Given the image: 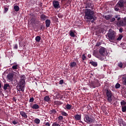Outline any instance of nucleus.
<instances>
[{
  "mask_svg": "<svg viewBox=\"0 0 126 126\" xmlns=\"http://www.w3.org/2000/svg\"><path fill=\"white\" fill-rule=\"evenodd\" d=\"M119 24L120 25V26H123V27H125L126 25V18H125V20H120L119 21Z\"/></svg>",
  "mask_w": 126,
  "mask_h": 126,
  "instance_id": "f8f14e48",
  "label": "nucleus"
},
{
  "mask_svg": "<svg viewBox=\"0 0 126 126\" xmlns=\"http://www.w3.org/2000/svg\"><path fill=\"white\" fill-rule=\"evenodd\" d=\"M72 80H73L74 83H75L76 82H77V81L75 79H73Z\"/></svg>",
  "mask_w": 126,
  "mask_h": 126,
  "instance_id": "0e129e2a",
  "label": "nucleus"
},
{
  "mask_svg": "<svg viewBox=\"0 0 126 126\" xmlns=\"http://www.w3.org/2000/svg\"><path fill=\"white\" fill-rule=\"evenodd\" d=\"M13 49H14L15 50H17V49H18V45H17V44H14L13 45Z\"/></svg>",
  "mask_w": 126,
  "mask_h": 126,
  "instance_id": "79ce46f5",
  "label": "nucleus"
},
{
  "mask_svg": "<svg viewBox=\"0 0 126 126\" xmlns=\"http://www.w3.org/2000/svg\"><path fill=\"white\" fill-rule=\"evenodd\" d=\"M123 122H124V121L122 119H119L118 123L120 124L121 125V123H122Z\"/></svg>",
  "mask_w": 126,
  "mask_h": 126,
  "instance_id": "09e8293b",
  "label": "nucleus"
},
{
  "mask_svg": "<svg viewBox=\"0 0 126 126\" xmlns=\"http://www.w3.org/2000/svg\"><path fill=\"white\" fill-rule=\"evenodd\" d=\"M94 56L95 57V58H97V59H98V60H99L100 61H104L105 60H106V55H101V54H95Z\"/></svg>",
  "mask_w": 126,
  "mask_h": 126,
  "instance_id": "6e6552de",
  "label": "nucleus"
},
{
  "mask_svg": "<svg viewBox=\"0 0 126 126\" xmlns=\"http://www.w3.org/2000/svg\"><path fill=\"white\" fill-rule=\"evenodd\" d=\"M14 9L15 11L17 12H18L19 9H20V8H19V6L15 5V6H14Z\"/></svg>",
  "mask_w": 126,
  "mask_h": 126,
  "instance_id": "bb28decb",
  "label": "nucleus"
},
{
  "mask_svg": "<svg viewBox=\"0 0 126 126\" xmlns=\"http://www.w3.org/2000/svg\"><path fill=\"white\" fill-rule=\"evenodd\" d=\"M65 107H66V110H71L72 106L70 104H67L65 105Z\"/></svg>",
  "mask_w": 126,
  "mask_h": 126,
  "instance_id": "cd10ccee",
  "label": "nucleus"
},
{
  "mask_svg": "<svg viewBox=\"0 0 126 126\" xmlns=\"http://www.w3.org/2000/svg\"><path fill=\"white\" fill-rule=\"evenodd\" d=\"M122 112L123 113L126 112V105L124 106H122Z\"/></svg>",
  "mask_w": 126,
  "mask_h": 126,
  "instance_id": "72a5a7b5",
  "label": "nucleus"
},
{
  "mask_svg": "<svg viewBox=\"0 0 126 126\" xmlns=\"http://www.w3.org/2000/svg\"><path fill=\"white\" fill-rule=\"evenodd\" d=\"M85 14L86 19L92 20V18H93V16H94V11L90 9H86Z\"/></svg>",
  "mask_w": 126,
  "mask_h": 126,
  "instance_id": "f03ea898",
  "label": "nucleus"
},
{
  "mask_svg": "<svg viewBox=\"0 0 126 126\" xmlns=\"http://www.w3.org/2000/svg\"><path fill=\"white\" fill-rule=\"evenodd\" d=\"M110 22H114V21H116V18L115 17L114 18H111L110 19Z\"/></svg>",
  "mask_w": 126,
  "mask_h": 126,
  "instance_id": "a18cd8bd",
  "label": "nucleus"
},
{
  "mask_svg": "<svg viewBox=\"0 0 126 126\" xmlns=\"http://www.w3.org/2000/svg\"><path fill=\"white\" fill-rule=\"evenodd\" d=\"M52 126H61L59 124L57 123V122H55L53 123Z\"/></svg>",
  "mask_w": 126,
  "mask_h": 126,
  "instance_id": "c03bdc74",
  "label": "nucleus"
},
{
  "mask_svg": "<svg viewBox=\"0 0 126 126\" xmlns=\"http://www.w3.org/2000/svg\"><path fill=\"white\" fill-rule=\"evenodd\" d=\"M99 53L100 55H106V48H105L104 47H101L99 49Z\"/></svg>",
  "mask_w": 126,
  "mask_h": 126,
  "instance_id": "9b49d317",
  "label": "nucleus"
},
{
  "mask_svg": "<svg viewBox=\"0 0 126 126\" xmlns=\"http://www.w3.org/2000/svg\"><path fill=\"white\" fill-rule=\"evenodd\" d=\"M102 44L101 42H97V43L95 45V47H99Z\"/></svg>",
  "mask_w": 126,
  "mask_h": 126,
  "instance_id": "de8ad7c7",
  "label": "nucleus"
},
{
  "mask_svg": "<svg viewBox=\"0 0 126 126\" xmlns=\"http://www.w3.org/2000/svg\"><path fill=\"white\" fill-rule=\"evenodd\" d=\"M63 119V116H59L58 120H59V121L62 122Z\"/></svg>",
  "mask_w": 126,
  "mask_h": 126,
  "instance_id": "a19ab883",
  "label": "nucleus"
},
{
  "mask_svg": "<svg viewBox=\"0 0 126 126\" xmlns=\"http://www.w3.org/2000/svg\"><path fill=\"white\" fill-rule=\"evenodd\" d=\"M121 107L126 106V102L125 101V100H122L121 101Z\"/></svg>",
  "mask_w": 126,
  "mask_h": 126,
  "instance_id": "473e14b6",
  "label": "nucleus"
},
{
  "mask_svg": "<svg viewBox=\"0 0 126 126\" xmlns=\"http://www.w3.org/2000/svg\"><path fill=\"white\" fill-rule=\"evenodd\" d=\"M4 12H7L8 11V8L7 7H4Z\"/></svg>",
  "mask_w": 126,
  "mask_h": 126,
  "instance_id": "6e6d98bb",
  "label": "nucleus"
},
{
  "mask_svg": "<svg viewBox=\"0 0 126 126\" xmlns=\"http://www.w3.org/2000/svg\"><path fill=\"white\" fill-rule=\"evenodd\" d=\"M14 73H10L7 74V79H12L13 77H14Z\"/></svg>",
  "mask_w": 126,
  "mask_h": 126,
  "instance_id": "2eb2a0df",
  "label": "nucleus"
},
{
  "mask_svg": "<svg viewBox=\"0 0 126 126\" xmlns=\"http://www.w3.org/2000/svg\"><path fill=\"white\" fill-rule=\"evenodd\" d=\"M121 87L120 84L119 83H117V84L115 85V88L118 89H119Z\"/></svg>",
  "mask_w": 126,
  "mask_h": 126,
  "instance_id": "ea45409f",
  "label": "nucleus"
},
{
  "mask_svg": "<svg viewBox=\"0 0 126 126\" xmlns=\"http://www.w3.org/2000/svg\"><path fill=\"white\" fill-rule=\"evenodd\" d=\"M106 95L107 97V100L109 103H111L113 101V99L112 98V96H113V94L112 93L110 89H106L105 90Z\"/></svg>",
  "mask_w": 126,
  "mask_h": 126,
  "instance_id": "39448f33",
  "label": "nucleus"
},
{
  "mask_svg": "<svg viewBox=\"0 0 126 126\" xmlns=\"http://www.w3.org/2000/svg\"><path fill=\"white\" fill-rule=\"evenodd\" d=\"M117 35V33L115 31H112L109 32L107 34V36L108 37V39L109 40L110 42H111V43H114L116 40H117V38H116V36Z\"/></svg>",
  "mask_w": 126,
  "mask_h": 126,
  "instance_id": "7ed1b4c3",
  "label": "nucleus"
},
{
  "mask_svg": "<svg viewBox=\"0 0 126 126\" xmlns=\"http://www.w3.org/2000/svg\"><path fill=\"white\" fill-rule=\"evenodd\" d=\"M123 63L122 62H120L118 64V66L120 67V68H123Z\"/></svg>",
  "mask_w": 126,
  "mask_h": 126,
  "instance_id": "4c0bfd02",
  "label": "nucleus"
},
{
  "mask_svg": "<svg viewBox=\"0 0 126 126\" xmlns=\"http://www.w3.org/2000/svg\"><path fill=\"white\" fill-rule=\"evenodd\" d=\"M57 113V112L55 109H53L49 111V114L51 115H52L53 116H54V115H56Z\"/></svg>",
  "mask_w": 126,
  "mask_h": 126,
  "instance_id": "6ab92c4d",
  "label": "nucleus"
},
{
  "mask_svg": "<svg viewBox=\"0 0 126 126\" xmlns=\"http://www.w3.org/2000/svg\"><path fill=\"white\" fill-rule=\"evenodd\" d=\"M44 126H51V123L50 122H45L43 123Z\"/></svg>",
  "mask_w": 126,
  "mask_h": 126,
  "instance_id": "e433bc0d",
  "label": "nucleus"
},
{
  "mask_svg": "<svg viewBox=\"0 0 126 126\" xmlns=\"http://www.w3.org/2000/svg\"><path fill=\"white\" fill-rule=\"evenodd\" d=\"M54 8H59L60 7V2L58 0H54L53 2Z\"/></svg>",
  "mask_w": 126,
  "mask_h": 126,
  "instance_id": "9d476101",
  "label": "nucleus"
},
{
  "mask_svg": "<svg viewBox=\"0 0 126 126\" xmlns=\"http://www.w3.org/2000/svg\"><path fill=\"white\" fill-rule=\"evenodd\" d=\"M123 35H120L119 36V37L117 38V41H121V40H122V39L123 38Z\"/></svg>",
  "mask_w": 126,
  "mask_h": 126,
  "instance_id": "58836bf2",
  "label": "nucleus"
},
{
  "mask_svg": "<svg viewBox=\"0 0 126 126\" xmlns=\"http://www.w3.org/2000/svg\"><path fill=\"white\" fill-rule=\"evenodd\" d=\"M40 19L42 21H45V20H46V19H48V17L44 15V14H42L40 15Z\"/></svg>",
  "mask_w": 126,
  "mask_h": 126,
  "instance_id": "dca6fc26",
  "label": "nucleus"
},
{
  "mask_svg": "<svg viewBox=\"0 0 126 126\" xmlns=\"http://www.w3.org/2000/svg\"><path fill=\"white\" fill-rule=\"evenodd\" d=\"M31 107L33 110H38L40 108L39 105L37 104H31Z\"/></svg>",
  "mask_w": 126,
  "mask_h": 126,
  "instance_id": "ddd939ff",
  "label": "nucleus"
},
{
  "mask_svg": "<svg viewBox=\"0 0 126 126\" xmlns=\"http://www.w3.org/2000/svg\"><path fill=\"white\" fill-rule=\"evenodd\" d=\"M119 32H120V33H122L123 32V28H120L119 29Z\"/></svg>",
  "mask_w": 126,
  "mask_h": 126,
  "instance_id": "052dcab7",
  "label": "nucleus"
},
{
  "mask_svg": "<svg viewBox=\"0 0 126 126\" xmlns=\"http://www.w3.org/2000/svg\"><path fill=\"white\" fill-rule=\"evenodd\" d=\"M84 81L88 82V85H90L91 87L93 88H95L99 86V83L98 82V81H97L96 79L84 80Z\"/></svg>",
  "mask_w": 126,
  "mask_h": 126,
  "instance_id": "20e7f679",
  "label": "nucleus"
},
{
  "mask_svg": "<svg viewBox=\"0 0 126 126\" xmlns=\"http://www.w3.org/2000/svg\"><path fill=\"white\" fill-rule=\"evenodd\" d=\"M20 115H21L22 117H24L25 118H28V116L27 114L24 111H20Z\"/></svg>",
  "mask_w": 126,
  "mask_h": 126,
  "instance_id": "a211bd4d",
  "label": "nucleus"
},
{
  "mask_svg": "<svg viewBox=\"0 0 126 126\" xmlns=\"http://www.w3.org/2000/svg\"><path fill=\"white\" fill-rule=\"evenodd\" d=\"M90 64L93 65V66H94V67H96L98 65V63L97 62H93V61H91L90 62Z\"/></svg>",
  "mask_w": 126,
  "mask_h": 126,
  "instance_id": "4be33fe9",
  "label": "nucleus"
},
{
  "mask_svg": "<svg viewBox=\"0 0 126 126\" xmlns=\"http://www.w3.org/2000/svg\"><path fill=\"white\" fill-rule=\"evenodd\" d=\"M8 87H9V88L10 87L9 84H4V87H3V90H7L8 89Z\"/></svg>",
  "mask_w": 126,
  "mask_h": 126,
  "instance_id": "7c9ffc66",
  "label": "nucleus"
},
{
  "mask_svg": "<svg viewBox=\"0 0 126 126\" xmlns=\"http://www.w3.org/2000/svg\"><path fill=\"white\" fill-rule=\"evenodd\" d=\"M116 5L119 6L120 8H124L125 1L124 0H120Z\"/></svg>",
  "mask_w": 126,
  "mask_h": 126,
  "instance_id": "1a4fd4ad",
  "label": "nucleus"
},
{
  "mask_svg": "<svg viewBox=\"0 0 126 126\" xmlns=\"http://www.w3.org/2000/svg\"><path fill=\"white\" fill-rule=\"evenodd\" d=\"M61 115L62 116H65V117H67L68 115V114L64 111H61Z\"/></svg>",
  "mask_w": 126,
  "mask_h": 126,
  "instance_id": "a878e982",
  "label": "nucleus"
},
{
  "mask_svg": "<svg viewBox=\"0 0 126 126\" xmlns=\"http://www.w3.org/2000/svg\"><path fill=\"white\" fill-rule=\"evenodd\" d=\"M88 58H91V55L89 54V55H88Z\"/></svg>",
  "mask_w": 126,
  "mask_h": 126,
  "instance_id": "69168bd1",
  "label": "nucleus"
},
{
  "mask_svg": "<svg viewBox=\"0 0 126 126\" xmlns=\"http://www.w3.org/2000/svg\"><path fill=\"white\" fill-rule=\"evenodd\" d=\"M86 8H91L92 10L94 9V5L91 3L90 0H86L84 1Z\"/></svg>",
  "mask_w": 126,
  "mask_h": 126,
  "instance_id": "423d86ee",
  "label": "nucleus"
},
{
  "mask_svg": "<svg viewBox=\"0 0 126 126\" xmlns=\"http://www.w3.org/2000/svg\"><path fill=\"white\" fill-rule=\"evenodd\" d=\"M122 79H126V75H124L122 76Z\"/></svg>",
  "mask_w": 126,
  "mask_h": 126,
  "instance_id": "bf43d9fd",
  "label": "nucleus"
},
{
  "mask_svg": "<svg viewBox=\"0 0 126 126\" xmlns=\"http://www.w3.org/2000/svg\"><path fill=\"white\" fill-rule=\"evenodd\" d=\"M34 101V98L33 97H31L30 99V102H33Z\"/></svg>",
  "mask_w": 126,
  "mask_h": 126,
  "instance_id": "864d4df0",
  "label": "nucleus"
},
{
  "mask_svg": "<svg viewBox=\"0 0 126 126\" xmlns=\"http://www.w3.org/2000/svg\"><path fill=\"white\" fill-rule=\"evenodd\" d=\"M114 18H115V20H117V21L121 20V17H120L119 15H115Z\"/></svg>",
  "mask_w": 126,
  "mask_h": 126,
  "instance_id": "c9c22d12",
  "label": "nucleus"
},
{
  "mask_svg": "<svg viewBox=\"0 0 126 126\" xmlns=\"http://www.w3.org/2000/svg\"><path fill=\"white\" fill-rule=\"evenodd\" d=\"M26 76H25V75H21L20 76V78H21V79H25V78H26Z\"/></svg>",
  "mask_w": 126,
  "mask_h": 126,
  "instance_id": "8fccbe9b",
  "label": "nucleus"
},
{
  "mask_svg": "<svg viewBox=\"0 0 126 126\" xmlns=\"http://www.w3.org/2000/svg\"><path fill=\"white\" fill-rule=\"evenodd\" d=\"M12 68L13 69V70L17 69V68H18V64L13 65L12 67Z\"/></svg>",
  "mask_w": 126,
  "mask_h": 126,
  "instance_id": "f704fd0d",
  "label": "nucleus"
},
{
  "mask_svg": "<svg viewBox=\"0 0 126 126\" xmlns=\"http://www.w3.org/2000/svg\"><path fill=\"white\" fill-rule=\"evenodd\" d=\"M63 80H61V81H59V85H63Z\"/></svg>",
  "mask_w": 126,
  "mask_h": 126,
  "instance_id": "3c124183",
  "label": "nucleus"
},
{
  "mask_svg": "<svg viewBox=\"0 0 126 126\" xmlns=\"http://www.w3.org/2000/svg\"><path fill=\"white\" fill-rule=\"evenodd\" d=\"M74 118H75V120L76 121H80L81 120V114H76L74 116Z\"/></svg>",
  "mask_w": 126,
  "mask_h": 126,
  "instance_id": "4468645a",
  "label": "nucleus"
},
{
  "mask_svg": "<svg viewBox=\"0 0 126 126\" xmlns=\"http://www.w3.org/2000/svg\"><path fill=\"white\" fill-rule=\"evenodd\" d=\"M41 121L38 118H36L34 120V123L36 124L37 125H39Z\"/></svg>",
  "mask_w": 126,
  "mask_h": 126,
  "instance_id": "c85d7f7f",
  "label": "nucleus"
},
{
  "mask_svg": "<svg viewBox=\"0 0 126 126\" xmlns=\"http://www.w3.org/2000/svg\"><path fill=\"white\" fill-rule=\"evenodd\" d=\"M12 124H13V125H17V124H18V123L17 121H13Z\"/></svg>",
  "mask_w": 126,
  "mask_h": 126,
  "instance_id": "4d7b16f0",
  "label": "nucleus"
},
{
  "mask_svg": "<svg viewBox=\"0 0 126 126\" xmlns=\"http://www.w3.org/2000/svg\"><path fill=\"white\" fill-rule=\"evenodd\" d=\"M82 59L83 61H85V60H86V56H85V54H83L82 55Z\"/></svg>",
  "mask_w": 126,
  "mask_h": 126,
  "instance_id": "49530a36",
  "label": "nucleus"
},
{
  "mask_svg": "<svg viewBox=\"0 0 126 126\" xmlns=\"http://www.w3.org/2000/svg\"><path fill=\"white\" fill-rule=\"evenodd\" d=\"M69 65H70V67L73 68V67H75V66H76V65H77V64H76V63L73 62L70 63Z\"/></svg>",
  "mask_w": 126,
  "mask_h": 126,
  "instance_id": "412c9836",
  "label": "nucleus"
},
{
  "mask_svg": "<svg viewBox=\"0 0 126 126\" xmlns=\"http://www.w3.org/2000/svg\"><path fill=\"white\" fill-rule=\"evenodd\" d=\"M125 124H126L125 122L124 121L123 122H122V123H121V125L123 126V125H124Z\"/></svg>",
  "mask_w": 126,
  "mask_h": 126,
  "instance_id": "e2e57ef3",
  "label": "nucleus"
},
{
  "mask_svg": "<svg viewBox=\"0 0 126 126\" xmlns=\"http://www.w3.org/2000/svg\"><path fill=\"white\" fill-rule=\"evenodd\" d=\"M96 19H97V17H95V16H94L93 18L92 19V21H91L92 23H94V21H95Z\"/></svg>",
  "mask_w": 126,
  "mask_h": 126,
  "instance_id": "37998d69",
  "label": "nucleus"
},
{
  "mask_svg": "<svg viewBox=\"0 0 126 126\" xmlns=\"http://www.w3.org/2000/svg\"><path fill=\"white\" fill-rule=\"evenodd\" d=\"M114 10L115 11H121V9H120V6L116 4L114 7Z\"/></svg>",
  "mask_w": 126,
  "mask_h": 126,
  "instance_id": "393cba45",
  "label": "nucleus"
},
{
  "mask_svg": "<svg viewBox=\"0 0 126 126\" xmlns=\"http://www.w3.org/2000/svg\"><path fill=\"white\" fill-rule=\"evenodd\" d=\"M67 3H70V2L69 1H67Z\"/></svg>",
  "mask_w": 126,
  "mask_h": 126,
  "instance_id": "338daca9",
  "label": "nucleus"
},
{
  "mask_svg": "<svg viewBox=\"0 0 126 126\" xmlns=\"http://www.w3.org/2000/svg\"><path fill=\"white\" fill-rule=\"evenodd\" d=\"M122 126H126V124H124V125H122Z\"/></svg>",
  "mask_w": 126,
  "mask_h": 126,
  "instance_id": "774afa93",
  "label": "nucleus"
},
{
  "mask_svg": "<svg viewBox=\"0 0 126 126\" xmlns=\"http://www.w3.org/2000/svg\"><path fill=\"white\" fill-rule=\"evenodd\" d=\"M31 2L33 3V4H35L36 3V0H31Z\"/></svg>",
  "mask_w": 126,
  "mask_h": 126,
  "instance_id": "603ef678",
  "label": "nucleus"
},
{
  "mask_svg": "<svg viewBox=\"0 0 126 126\" xmlns=\"http://www.w3.org/2000/svg\"><path fill=\"white\" fill-rule=\"evenodd\" d=\"M50 25H51V20L49 19L46 20L45 21L46 27L49 28L50 27Z\"/></svg>",
  "mask_w": 126,
  "mask_h": 126,
  "instance_id": "f3484780",
  "label": "nucleus"
},
{
  "mask_svg": "<svg viewBox=\"0 0 126 126\" xmlns=\"http://www.w3.org/2000/svg\"><path fill=\"white\" fill-rule=\"evenodd\" d=\"M63 103L61 101H55L54 102V104L57 106H60L63 105Z\"/></svg>",
  "mask_w": 126,
  "mask_h": 126,
  "instance_id": "aec40b11",
  "label": "nucleus"
},
{
  "mask_svg": "<svg viewBox=\"0 0 126 126\" xmlns=\"http://www.w3.org/2000/svg\"><path fill=\"white\" fill-rule=\"evenodd\" d=\"M126 67V63H124L123 65V68H125V67Z\"/></svg>",
  "mask_w": 126,
  "mask_h": 126,
  "instance_id": "680f3d73",
  "label": "nucleus"
},
{
  "mask_svg": "<svg viewBox=\"0 0 126 126\" xmlns=\"http://www.w3.org/2000/svg\"><path fill=\"white\" fill-rule=\"evenodd\" d=\"M84 120L85 122L88 124H91L94 122V119L90 118L89 115L85 116Z\"/></svg>",
  "mask_w": 126,
  "mask_h": 126,
  "instance_id": "0eeeda50",
  "label": "nucleus"
},
{
  "mask_svg": "<svg viewBox=\"0 0 126 126\" xmlns=\"http://www.w3.org/2000/svg\"><path fill=\"white\" fill-rule=\"evenodd\" d=\"M123 84L125 86H126V79H124L123 81Z\"/></svg>",
  "mask_w": 126,
  "mask_h": 126,
  "instance_id": "13d9d810",
  "label": "nucleus"
},
{
  "mask_svg": "<svg viewBox=\"0 0 126 126\" xmlns=\"http://www.w3.org/2000/svg\"><path fill=\"white\" fill-rule=\"evenodd\" d=\"M10 80L12 82L13 86H15L18 85L19 87V90L22 92L24 91L25 86H26V82L24 79L19 80L18 82L17 79H10Z\"/></svg>",
  "mask_w": 126,
  "mask_h": 126,
  "instance_id": "f257e3e1",
  "label": "nucleus"
},
{
  "mask_svg": "<svg viewBox=\"0 0 126 126\" xmlns=\"http://www.w3.org/2000/svg\"><path fill=\"white\" fill-rule=\"evenodd\" d=\"M69 35L71 36V37H73V38L75 37V34H74V32L72 31H70L69 32Z\"/></svg>",
  "mask_w": 126,
  "mask_h": 126,
  "instance_id": "c756f323",
  "label": "nucleus"
},
{
  "mask_svg": "<svg viewBox=\"0 0 126 126\" xmlns=\"http://www.w3.org/2000/svg\"><path fill=\"white\" fill-rule=\"evenodd\" d=\"M58 17L59 18H62V17H63V15H62L61 14H58Z\"/></svg>",
  "mask_w": 126,
  "mask_h": 126,
  "instance_id": "5fc2aeb1",
  "label": "nucleus"
},
{
  "mask_svg": "<svg viewBox=\"0 0 126 126\" xmlns=\"http://www.w3.org/2000/svg\"><path fill=\"white\" fill-rule=\"evenodd\" d=\"M36 42H39L41 41V37L40 36H37L35 37Z\"/></svg>",
  "mask_w": 126,
  "mask_h": 126,
  "instance_id": "2f4dec72",
  "label": "nucleus"
},
{
  "mask_svg": "<svg viewBox=\"0 0 126 126\" xmlns=\"http://www.w3.org/2000/svg\"><path fill=\"white\" fill-rule=\"evenodd\" d=\"M103 17L106 19V20H110L112 17L111 15H107L104 16Z\"/></svg>",
  "mask_w": 126,
  "mask_h": 126,
  "instance_id": "5701e85b",
  "label": "nucleus"
},
{
  "mask_svg": "<svg viewBox=\"0 0 126 126\" xmlns=\"http://www.w3.org/2000/svg\"><path fill=\"white\" fill-rule=\"evenodd\" d=\"M44 100H45L47 102H49L50 101V96L48 95H46L45 97H44Z\"/></svg>",
  "mask_w": 126,
  "mask_h": 126,
  "instance_id": "b1692460",
  "label": "nucleus"
}]
</instances>
